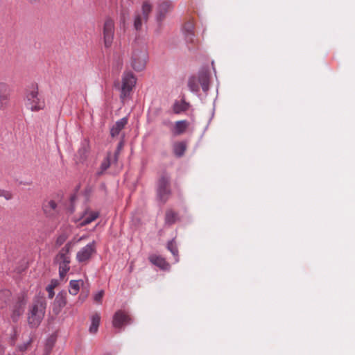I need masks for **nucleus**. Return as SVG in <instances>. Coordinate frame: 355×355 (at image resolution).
Here are the masks:
<instances>
[{
	"label": "nucleus",
	"mask_w": 355,
	"mask_h": 355,
	"mask_svg": "<svg viewBox=\"0 0 355 355\" xmlns=\"http://www.w3.org/2000/svg\"><path fill=\"white\" fill-rule=\"evenodd\" d=\"M73 245L72 241L68 242L54 259V262L59 266V275L61 278H63L70 270V251Z\"/></svg>",
	"instance_id": "nucleus-3"
},
{
	"label": "nucleus",
	"mask_w": 355,
	"mask_h": 355,
	"mask_svg": "<svg viewBox=\"0 0 355 355\" xmlns=\"http://www.w3.org/2000/svg\"><path fill=\"white\" fill-rule=\"evenodd\" d=\"M99 216V213L98 211H92L89 209H87L84 211L81 217V222L80 225L81 226L86 225L87 224L91 223L92 221L95 220Z\"/></svg>",
	"instance_id": "nucleus-16"
},
{
	"label": "nucleus",
	"mask_w": 355,
	"mask_h": 355,
	"mask_svg": "<svg viewBox=\"0 0 355 355\" xmlns=\"http://www.w3.org/2000/svg\"><path fill=\"white\" fill-rule=\"evenodd\" d=\"M101 316L98 313L94 314L91 318V324L89 331L91 334H96L100 324Z\"/></svg>",
	"instance_id": "nucleus-21"
},
{
	"label": "nucleus",
	"mask_w": 355,
	"mask_h": 355,
	"mask_svg": "<svg viewBox=\"0 0 355 355\" xmlns=\"http://www.w3.org/2000/svg\"><path fill=\"white\" fill-rule=\"evenodd\" d=\"M67 304V293L64 291H61L55 297L53 304V311L55 313L58 314L60 313L61 309Z\"/></svg>",
	"instance_id": "nucleus-13"
},
{
	"label": "nucleus",
	"mask_w": 355,
	"mask_h": 355,
	"mask_svg": "<svg viewBox=\"0 0 355 355\" xmlns=\"http://www.w3.org/2000/svg\"><path fill=\"white\" fill-rule=\"evenodd\" d=\"M10 89L9 85L0 82V110H5L9 105Z\"/></svg>",
	"instance_id": "nucleus-11"
},
{
	"label": "nucleus",
	"mask_w": 355,
	"mask_h": 355,
	"mask_svg": "<svg viewBox=\"0 0 355 355\" xmlns=\"http://www.w3.org/2000/svg\"><path fill=\"white\" fill-rule=\"evenodd\" d=\"M89 144L87 141H84L78 151V155L81 161H84L87 157L89 153Z\"/></svg>",
	"instance_id": "nucleus-20"
},
{
	"label": "nucleus",
	"mask_w": 355,
	"mask_h": 355,
	"mask_svg": "<svg viewBox=\"0 0 355 355\" xmlns=\"http://www.w3.org/2000/svg\"><path fill=\"white\" fill-rule=\"evenodd\" d=\"M0 196H4L6 199H10V194H9L8 193H6L3 191V190H1L0 189Z\"/></svg>",
	"instance_id": "nucleus-37"
},
{
	"label": "nucleus",
	"mask_w": 355,
	"mask_h": 355,
	"mask_svg": "<svg viewBox=\"0 0 355 355\" xmlns=\"http://www.w3.org/2000/svg\"><path fill=\"white\" fill-rule=\"evenodd\" d=\"M96 252V242L88 243L82 248L76 254V260L79 263H84L88 261L92 256Z\"/></svg>",
	"instance_id": "nucleus-10"
},
{
	"label": "nucleus",
	"mask_w": 355,
	"mask_h": 355,
	"mask_svg": "<svg viewBox=\"0 0 355 355\" xmlns=\"http://www.w3.org/2000/svg\"><path fill=\"white\" fill-rule=\"evenodd\" d=\"M149 259L153 264L158 266L162 270H168L170 268V266L166 261L161 257L153 255L150 257Z\"/></svg>",
	"instance_id": "nucleus-18"
},
{
	"label": "nucleus",
	"mask_w": 355,
	"mask_h": 355,
	"mask_svg": "<svg viewBox=\"0 0 355 355\" xmlns=\"http://www.w3.org/2000/svg\"><path fill=\"white\" fill-rule=\"evenodd\" d=\"M58 285V281L55 279H52L51 283L46 286V290L48 292V297L50 299H52L55 295L54 288Z\"/></svg>",
	"instance_id": "nucleus-32"
},
{
	"label": "nucleus",
	"mask_w": 355,
	"mask_h": 355,
	"mask_svg": "<svg viewBox=\"0 0 355 355\" xmlns=\"http://www.w3.org/2000/svg\"><path fill=\"white\" fill-rule=\"evenodd\" d=\"M104 45L110 48L113 42L114 37V21L110 17H106L103 27Z\"/></svg>",
	"instance_id": "nucleus-8"
},
{
	"label": "nucleus",
	"mask_w": 355,
	"mask_h": 355,
	"mask_svg": "<svg viewBox=\"0 0 355 355\" xmlns=\"http://www.w3.org/2000/svg\"><path fill=\"white\" fill-rule=\"evenodd\" d=\"M103 295H104V291H100L94 295V300L96 302H100L103 297Z\"/></svg>",
	"instance_id": "nucleus-35"
},
{
	"label": "nucleus",
	"mask_w": 355,
	"mask_h": 355,
	"mask_svg": "<svg viewBox=\"0 0 355 355\" xmlns=\"http://www.w3.org/2000/svg\"><path fill=\"white\" fill-rule=\"evenodd\" d=\"M187 126L188 124L186 121H177L174 128V133L178 135L182 134L186 130Z\"/></svg>",
	"instance_id": "nucleus-27"
},
{
	"label": "nucleus",
	"mask_w": 355,
	"mask_h": 355,
	"mask_svg": "<svg viewBox=\"0 0 355 355\" xmlns=\"http://www.w3.org/2000/svg\"><path fill=\"white\" fill-rule=\"evenodd\" d=\"M146 22L147 21H144L143 20V16H141L140 13H135L134 18V26L136 30H140L143 24Z\"/></svg>",
	"instance_id": "nucleus-31"
},
{
	"label": "nucleus",
	"mask_w": 355,
	"mask_h": 355,
	"mask_svg": "<svg viewBox=\"0 0 355 355\" xmlns=\"http://www.w3.org/2000/svg\"><path fill=\"white\" fill-rule=\"evenodd\" d=\"M44 214L49 218L54 217L58 213L57 203L53 200L44 202L42 205Z\"/></svg>",
	"instance_id": "nucleus-12"
},
{
	"label": "nucleus",
	"mask_w": 355,
	"mask_h": 355,
	"mask_svg": "<svg viewBox=\"0 0 355 355\" xmlns=\"http://www.w3.org/2000/svg\"><path fill=\"white\" fill-rule=\"evenodd\" d=\"M32 342H33V338L30 337L29 339L26 342L24 343L21 345H19L17 347V351L21 352H25L30 347Z\"/></svg>",
	"instance_id": "nucleus-33"
},
{
	"label": "nucleus",
	"mask_w": 355,
	"mask_h": 355,
	"mask_svg": "<svg viewBox=\"0 0 355 355\" xmlns=\"http://www.w3.org/2000/svg\"><path fill=\"white\" fill-rule=\"evenodd\" d=\"M200 85L205 92L209 90V75L208 72L202 71L198 73V76H191L189 78L188 87L191 92H198Z\"/></svg>",
	"instance_id": "nucleus-5"
},
{
	"label": "nucleus",
	"mask_w": 355,
	"mask_h": 355,
	"mask_svg": "<svg viewBox=\"0 0 355 355\" xmlns=\"http://www.w3.org/2000/svg\"><path fill=\"white\" fill-rule=\"evenodd\" d=\"M173 3L171 0H159L156 6L155 19L158 24H162L168 13L173 9Z\"/></svg>",
	"instance_id": "nucleus-7"
},
{
	"label": "nucleus",
	"mask_w": 355,
	"mask_h": 355,
	"mask_svg": "<svg viewBox=\"0 0 355 355\" xmlns=\"http://www.w3.org/2000/svg\"><path fill=\"white\" fill-rule=\"evenodd\" d=\"M185 150L186 144L184 142H177L173 144V152L177 157H182L184 155Z\"/></svg>",
	"instance_id": "nucleus-23"
},
{
	"label": "nucleus",
	"mask_w": 355,
	"mask_h": 355,
	"mask_svg": "<svg viewBox=\"0 0 355 355\" xmlns=\"http://www.w3.org/2000/svg\"><path fill=\"white\" fill-rule=\"evenodd\" d=\"M11 299V293L9 290L0 291V309H3L10 302Z\"/></svg>",
	"instance_id": "nucleus-19"
},
{
	"label": "nucleus",
	"mask_w": 355,
	"mask_h": 355,
	"mask_svg": "<svg viewBox=\"0 0 355 355\" xmlns=\"http://www.w3.org/2000/svg\"><path fill=\"white\" fill-rule=\"evenodd\" d=\"M168 185L169 178L166 175L162 176L158 181L157 189V197L159 200L163 202H165L168 200L171 194Z\"/></svg>",
	"instance_id": "nucleus-9"
},
{
	"label": "nucleus",
	"mask_w": 355,
	"mask_h": 355,
	"mask_svg": "<svg viewBox=\"0 0 355 355\" xmlns=\"http://www.w3.org/2000/svg\"><path fill=\"white\" fill-rule=\"evenodd\" d=\"M46 300L44 296L36 297L28 311L27 321L31 328H37L44 318Z\"/></svg>",
	"instance_id": "nucleus-1"
},
{
	"label": "nucleus",
	"mask_w": 355,
	"mask_h": 355,
	"mask_svg": "<svg viewBox=\"0 0 355 355\" xmlns=\"http://www.w3.org/2000/svg\"><path fill=\"white\" fill-rule=\"evenodd\" d=\"M122 85L121 89L120 98L124 101L129 97L132 89L137 83V78L130 71H125L122 75Z\"/></svg>",
	"instance_id": "nucleus-6"
},
{
	"label": "nucleus",
	"mask_w": 355,
	"mask_h": 355,
	"mask_svg": "<svg viewBox=\"0 0 355 355\" xmlns=\"http://www.w3.org/2000/svg\"><path fill=\"white\" fill-rule=\"evenodd\" d=\"M189 108V104L184 100L176 101L173 105V112L175 114H180L186 111Z\"/></svg>",
	"instance_id": "nucleus-22"
},
{
	"label": "nucleus",
	"mask_w": 355,
	"mask_h": 355,
	"mask_svg": "<svg viewBox=\"0 0 355 355\" xmlns=\"http://www.w3.org/2000/svg\"><path fill=\"white\" fill-rule=\"evenodd\" d=\"M3 349L0 347V355H3Z\"/></svg>",
	"instance_id": "nucleus-38"
},
{
	"label": "nucleus",
	"mask_w": 355,
	"mask_h": 355,
	"mask_svg": "<svg viewBox=\"0 0 355 355\" xmlns=\"http://www.w3.org/2000/svg\"><path fill=\"white\" fill-rule=\"evenodd\" d=\"M44 98L39 94L37 85H33L28 89L25 96V106L32 112H38L45 108Z\"/></svg>",
	"instance_id": "nucleus-2"
},
{
	"label": "nucleus",
	"mask_w": 355,
	"mask_h": 355,
	"mask_svg": "<svg viewBox=\"0 0 355 355\" xmlns=\"http://www.w3.org/2000/svg\"><path fill=\"white\" fill-rule=\"evenodd\" d=\"M67 239V236L65 234H60L56 240V245L60 246L62 245Z\"/></svg>",
	"instance_id": "nucleus-34"
},
{
	"label": "nucleus",
	"mask_w": 355,
	"mask_h": 355,
	"mask_svg": "<svg viewBox=\"0 0 355 355\" xmlns=\"http://www.w3.org/2000/svg\"><path fill=\"white\" fill-rule=\"evenodd\" d=\"M193 26L191 24H188L185 27V39L187 42H194V33H193Z\"/></svg>",
	"instance_id": "nucleus-26"
},
{
	"label": "nucleus",
	"mask_w": 355,
	"mask_h": 355,
	"mask_svg": "<svg viewBox=\"0 0 355 355\" xmlns=\"http://www.w3.org/2000/svg\"><path fill=\"white\" fill-rule=\"evenodd\" d=\"M123 148V142L121 141L119 144H118V146L116 148V150L114 153V160L116 162L117 159H118V156H119V154L121 150V148Z\"/></svg>",
	"instance_id": "nucleus-36"
},
{
	"label": "nucleus",
	"mask_w": 355,
	"mask_h": 355,
	"mask_svg": "<svg viewBox=\"0 0 355 355\" xmlns=\"http://www.w3.org/2000/svg\"><path fill=\"white\" fill-rule=\"evenodd\" d=\"M148 58V51L146 47L135 48L130 57V64L137 72L145 69Z\"/></svg>",
	"instance_id": "nucleus-4"
},
{
	"label": "nucleus",
	"mask_w": 355,
	"mask_h": 355,
	"mask_svg": "<svg viewBox=\"0 0 355 355\" xmlns=\"http://www.w3.org/2000/svg\"><path fill=\"white\" fill-rule=\"evenodd\" d=\"M129 316L122 311H118L113 317L112 324L115 328H120L123 324L130 322Z\"/></svg>",
	"instance_id": "nucleus-14"
},
{
	"label": "nucleus",
	"mask_w": 355,
	"mask_h": 355,
	"mask_svg": "<svg viewBox=\"0 0 355 355\" xmlns=\"http://www.w3.org/2000/svg\"><path fill=\"white\" fill-rule=\"evenodd\" d=\"M167 249L172 253V254L175 257V262H178L179 261L178 257V250L177 245L174 241V239H172L167 244Z\"/></svg>",
	"instance_id": "nucleus-28"
},
{
	"label": "nucleus",
	"mask_w": 355,
	"mask_h": 355,
	"mask_svg": "<svg viewBox=\"0 0 355 355\" xmlns=\"http://www.w3.org/2000/svg\"><path fill=\"white\" fill-rule=\"evenodd\" d=\"M128 123V118L123 117L120 120L117 121L115 124L112 126L110 130V135L112 137L119 135V132L122 129L124 128L125 125Z\"/></svg>",
	"instance_id": "nucleus-17"
},
{
	"label": "nucleus",
	"mask_w": 355,
	"mask_h": 355,
	"mask_svg": "<svg viewBox=\"0 0 355 355\" xmlns=\"http://www.w3.org/2000/svg\"><path fill=\"white\" fill-rule=\"evenodd\" d=\"M83 284V281L80 280H71L69 282V293L73 295H77L80 290V285Z\"/></svg>",
	"instance_id": "nucleus-24"
},
{
	"label": "nucleus",
	"mask_w": 355,
	"mask_h": 355,
	"mask_svg": "<svg viewBox=\"0 0 355 355\" xmlns=\"http://www.w3.org/2000/svg\"><path fill=\"white\" fill-rule=\"evenodd\" d=\"M24 311V304L21 301H17L11 308L10 317L13 322L19 320Z\"/></svg>",
	"instance_id": "nucleus-15"
},
{
	"label": "nucleus",
	"mask_w": 355,
	"mask_h": 355,
	"mask_svg": "<svg viewBox=\"0 0 355 355\" xmlns=\"http://www.w3.org/2000/svg\"><path fill=\"white\" fill-rule=\"evenodd\" d=\"M82 239H83V237L80 238L78 241H80Z\"/></svg>",
	"instance_id": "nucleus-39"
},
{
	"label": "nucleus",
	"mask_w": 355,
	"mask_h": 355,
	"mask_svg": "<svg viewBox=\"0 0 355 355\" xmlns=\"http://www.w3.org/2000/svg\"><path fill=\"white\" fill-rule=\"evenodd\" d=\"M110 156L111 153H109L107 155V157L103 159L102 162L101 166H100V171L98 172V175H101L103 173L104 171H105L110 166L111 161H110Z\"/></svg>",
	"instance_id": "nucleus-29"
},
{
	"label": "nucleus",
	"mask_w": 355,
	"mask_h": 355,
	"mask_svg": "<svg viewBox=\"0 0 355 355\" xmlns=\"http://www.w3.org/2000/svg\"><path fill=\"white\" fill-rule=\"evenodd\" d=\"M178 219V215L172 210H168L166 213L165 222L168 225H172L175 223Z\"/></svg>",
	"instance_id": "nucleus-30"
},
{
	"label": "nucleus",
	"mask_w": 355,
	"mask_h": 355,
	"mask_svg": "<svg viewBox=\"0 0 355 355\" xmlns=\"http://www.w3.org/2000/svg\"><path fill=\"white\" fill-rule=\"evenodd\" d=\"M152 10V6L148 2H144L141 6V14L143 16V20L147 21L149 17V15Z\"/></svg>",
	"instance_id": "nucleus-25"
}]
</instances>
